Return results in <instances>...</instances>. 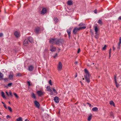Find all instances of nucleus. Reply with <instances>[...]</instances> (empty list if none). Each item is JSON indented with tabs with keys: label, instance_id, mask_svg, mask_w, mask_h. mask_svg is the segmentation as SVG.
<instances>
[{
	"label": "nucleus",
	"instance_id": "6e6d98bb",
	"mask_svg": "<svg viewBox=\"0 0 121 121\" xmlns=\"http://www.w3.org/2000/svg\"><path fill=\"white\" fill-rule=\"evenodd\" d=\"M121 43V42L119 41V43H118V46H120V45Z\"/></svg>",
	"mask_w": 121,
	"mask_h": 121
},
{
	"label": "nucleus",
	"instance_id": "bf43d9fd",
	"mask_svg": "<svg viewBox=\"0 0 121 121\" xmlns=\"http://www.w3.org/2000/svg\"><path fill=\"white\" fill-rule=\"evenodd\" d=\"M117 49L118 50H119L120 49V46H118V47H117Z\"/></svg>",
	"mask_w": 121,
	"mask_h": 121
},
{
	"label": "nucleus",
	"instance_id": "9d476101",
	"mask_svg": "<svg viewBox=\"0 0 121 121\" xmlns=\"http://www.w3.org/2000/svg\"><path fill=\"white\" fill-rule=\"evenodd\" d=\"M29 43V41H28V39H26L23 42L24 45L25 46H28Z\"/></svg>",
	"mask_w": 121,
	"mask_h": 121
},
{
	"label": "nucleus",
	"instance_id": "4d7b16f0",
	"mask_svg": "<svg viewBox=\"0 0 121 121\" xmlns=\"http://www.w3.org/2000/svg\"><path fill=\"white\" fill-rule=\"evenodd\" d=\"M115 48L113 46V50H115Z\"/></svg>",
	"mask_w": 121,
	"mask_h": 121
},
{
	"label": "nucleus",
	"instance_id": "7c9ffc66",
	"mask_svg": "<svg viewBox=\"0 0 121 121\" xmlns=\"http://www.w3.org/2000/svg\"><path fill=\"white\" fill-rule=\"evenodd\" d=\"M46 89L48 91H49L51 90L50 87L49 86H47V87Z\"/></svg>",
	"mask_w": 121,
	"mask_h": 121
},
{
	"label": "nucleus",
	"instance_id": "c85d7f7f",
	"mask_svg": "<svg viewBox=\"0 0 121 121\" xmlns=\"http://www.w3.org/2000/svg\"><path fill=\"white\" fill-rule=\"evenodd\" d=\"M12 84H13L12 83H8L7 85V86L6 87H7L8 86H9V87H10L11 86Z\"/></svg>",
	"mask_w": 121,
	"mask_h": 121
},
{
	"label": "nucleus",
	"instance_id": "72a5a7b5",
	"mask_svg": "<svg viewBox=\"0 0 121 121\" xmlns=\"http://www.w3.org/2000/svg\"><path fill=\"white\" fill-rule=\"evenodd\" d=\"M49 91L50 92V95H52L53 94V92L51 89Z\"/></svg>",
	"mask_w": 121,
	"mask_h": 121
},
{
	"label": "nucleus",
	"instance_id": "cd10ccee",
	"mask_svg": "<svg viewBox=\"0 0 121 121\" xmlns=\"http://www.w3.org/2000/svg\"><path fill=\"white\" fill-rule=\"evenodd\" d=\"M84 25H85V24L82 22L79 25V26H82Z\"/></svg>",
	"mask_w": 121,
	"mask_h": 121
},
{
	"label": "nucleus",
	"instance_id": "4468645a",
	"mask_svg": "<svg viewBox=\"0 0 121 121\" xmlns=\"http://www.w3.org/2000/svg\"><path fill=\"white\" fill-rule=\"evenodd\" d=\"M14 35L17 38L20 37V33L17 31H15L14 33Z\"/></svg>",
	"mask_w": 121,
	"mask_h": 121
},
{
	"label": "nucleus",
	"instance_id": "bb28decb",
	"mask_svg": "<svg viewBox=\"0 0 121 121\" xmlns=\"http://www.w3.org/2000/svg\"><path fill=\"white\" fill-rule=\"evenodd\" d=\"M1 95H2V96L3 98H5V95L4 94V92H3V91L1 92Z\"/></svg>",
	"mask_w": 121,
	"mask_h": 121
},
{
	"label": "nucleus",
	"instance_id": "603ef678",
	"mask_svg": "<svg viewBox=\"0 0 121 121\" xmlns=\"http://www.w3.org/2000/svg\"><path fill=\"white\" fill-rule=\"evenodd\" d=\"M87 104L89 105V106L90 107H91V104L89 103H87Z\"/></svg>",
	"mask_w": 121,
	"mask_h": 121
},
{
	"label": "nucleus",
	"instance_id": "dca6fc26",
	"mask_svg": "<svg viewBox=\"0 0 121 121\" xmlns=\"http://www.w3.org/2000/svg\"><path fill=\"white\" fill-rule=\"evenodd\" d=\"M67 32L68 35L69 37L70 38V37L71 29L70 28L69 29L67 30Z\"/></svg>",
	"mask_w": 121,
	"mask_h": 121
},
{
	"label": "nucleus",
	"instance_id": "69168bd1",
	"mask_svg": "<svg viewBox=\"0 0 121 121\" xmlns=\"http://www.w3.org/2000/svg\"><path fill=\"white\" fill-rule=\"evenodd\" d=\"M25 121H29L27 120V119H26L25 120Z\"/></svg>",
	"mask_w": 121,
	"mask_h": 121
},
{
	"label": "nucleus",
	"instance_id": "58836bf2",
	"mask_svg": "<svg viewBox=\"0 0 121 121\" xmlns=\"http://www.w3.org/2000/svg\"><path fill=\"white\" fill-rule=\"evenodd\" d=\"M57 53H56L55 54V55L53 56V57L54 58H55L57 57Z\"/></svg>",
	"mask_w": 121,
	"mask_h": 121
},
{
	"label": "nucleus",
	"instance_id": "a211bd4d",
	"mask_svg": "<svg viewBox=\"0 0 121 121\" xmlns=\"http://www.w3.org/2000/svg\"><path fill=\"white\" fill-rule=\"evenodd\" d=\"M28 39L29 42H30L31 43H32L33 42V39L32 37H28V39Z\"/></svg>",
	"mask_w": 121,
	"mask_h": 121
},
{
	"label": "nucleus",
	"instance_id": "de8ad7c7",
	"mask_svg": "<svg viewBox=\"0 0 121 121\" xmlns=\"http://www.w3.org/2000/svg\"><path fill=\"white\" fill-rule=\"evenodd\" d=\"M80 48H79V49H78V52H77L78 53H79V52H80Z\"/></svg>",
	"mask_w": 121,
	"mask_h": 121
},
{
	"label": "nucleus",
	"instance_id": "ea45409f",
	"mask_svg": "<svg viewBox=\"0 0 121 121\" xmlns=\"http://www.w3.org/2000/svg\"><path fill=\"white\" fill-rule=\"evenodd\" d=\"M27 83L29 86H30L31 85L30 81H28L27 82Z\"/></svg>",
	"mask_w": 121,
	"mask_h": 121
},
{
	"label": "nucleus",
	"instance_id": "39448f33",
	"mask_svg": "<svg viewBox=\"0 0 121 121\" xmlns=\"http://www.w3.org/2000/svg\"><path fill=\"white\" fill-rule=\"evenodd\" d=\"M35 32L37 34H38L41 33V29L39 27H36L35 29Z\"/></svg>",
	"mask_w": 121,
	"mask_h": 121
},
{
	"label": "nucleus",
	"instance_id": "680f3d73",
	"mask_svg": "<svg viewBox=\"0 0 121 121\" xmlns=\"http://www.w3.org/2000/svg\"><path fill=\"white\" fill-rule=\"evenodd\" d=\"M44 55H43V57H44V58L45 57H46V56L45 55V54H44Z\"/></svg>",
	"mask_w": 121,
	"mask_h": 121
},
{
	"label": "nucleus",
	"instance_id": "5fc2aeb1",
	"mask_svg": "<svg viewBox=\"0 0 121 121\" xmlns=\"http://www.w3.org/2000/svg\"><path fill=\"white\" fill-rule=\"evenodd\" d=\"M118 20H121V16H120L118 18Z\"/></svg>",
	"mask_w": 121,
	"mask_h": 121
},
{
	"label": "nucleus",
	"instance_id": "f257e3e1",
	"mask_svg": "<svg viewBox=\"0 0 121 121\" xmlns=\"http://www.w3.org/2000/svg\"><path fill=\"white\" fill-rule=\"evenodd\" d=\"M84 71L86 73V74L84 76L85 79L87 83H89L90 82V74L87 69H85Z\"/></svg>",
	"mask_w": 121,
	"mask_h": 121
},
{
	"label": "nucleus",
	"instance_id": "f03ea898",
	"mask_svg": "<svg viewBox=\"0 0 121 121\" xmlns=\"http://www.w3.org/2000/svg\"><path fill=\"white\" fill-rule=\"evenodd\" d=\"M63 41V39H56L55 44L57 45H59L60 44H62Z\"/></svg>",
	"mask_w": 121,
	"mask_h": 121
},
{
	"label": "nucleus",
	"instance_id": "a878e982",
	"mask_svg": "<svg viewBox=\"0 0 121 121\" xmlns=\"http://www.w3.org/2000/svg\"><path fill=\"white\" fill-rule=\"evenodd\" d=\"M109 104L111 105H113L114 106H114V104L113 102L112 101L110 102Z\"/></svg>",
	"mask_w": 121,
	"mask_h": 121
},
{
	"label": "nucleus",
	"instance_id": "e2e57ef3",
	"mask_svg": "<svg viewBox=\"0 0 121 121\" xmlns=\"http://www.w3.org/2000/svg\"><path fill=\"white\" fill-rule=\"evenodd\" d=\"M1 103L3 104H4H4H5L3 102H1Z\"/></svg>",
	"mask_w": 121,
	"mask_h": 121
},
{
	"label": "nucleus",
	"instance_id": "13d9d810",
	"mask_svg": "<svg viewBox=\"0 0 121 121\" xmlns=\"http://www.w3.org/2000/svg\"><path fill=\"white\" fill-rule=\"evenodd\" d=\"M6 94H7V95L8 96H9V94H8V92L7 91H6Z\"/></svg>",
	"mask_w": 121,
	"mask_h": 121
},
{
	"label": "nucleus",
	"instance_id": "6e6552de",
	"mask_svg": "<svg viewBox=\"0 0 121 121\" xmlns=\"http://www.w3.org/2000/svg\"><path fill=\"white\" fill-rule=\"evenodd\" d=\"M13 72H10L9 76V78L11 80H12L13 79Z\"/></svg>",
	"mask_w": 121,
	"mask_h": 121
},
{
	"label": "nucleus",
	"instance_id": "f8f14e48",
	"mask_svg": "<svg viewBox=\"0 0 121 121\" xmlns=\"http://www.w3.org/2000/svg\"><path fill=\"white\" fill-rule=\"evenodd\" d=\"M34 69V66L32 65H30L28 67V70L30 71H32Z\"/></svg>",
	"mask_w": 121,
	"mask_h": 121
},
{
	"label": "nucleus",
	"instance_id": "3c124183",
	"mask_svg": "<svg viewBox=\"0 0 121 121\" xmlns=\"http://www.w3.org/2000/svg\"><path fill=\"white\" fill-rule=\"evenodd\" d=\"M111 49H109V54H111Z\"/></svg>",
	"mask_w": 121,
	"mask_h": 121
},
{
	"label": "nucleus",
	"instance_id": "a19ab883",
	"mask_svg": "<svg viewBox=\"0 0 121 121\" xmlns=\"http://www.w3.org/2000/svg\"><path fill=\"white\" fill-rule=\"evenodd\" d=\"M49 83L51 86L52 85V84L51 82V80H50L49 81Z\"/></svg>",
	"mask_w": 121,
	"mask_h": 121
},
{
	"label": "nucleus",
	"instance_id": "864d4df0",
	"mask_svg": "<svg viewBox=\"0 0 121 121\" xmlns=\"http://www.w3.org/2000/svg\"><path fill=\"white\" fill-rule=\"evenodd\" d=\"M110 115L111 116H113V114L112 112H111L110 113Z\"/></svg>",
	"mask_w": 121,
	"mask_h": 121
},
{
	"label": "nucleus",
	"instance_id": "338daca9",
	"mask_svg": "<svg viewBox=\"0 0 121 121\" xmlns=\"http://www.w3.org/2000/svg\"><path fill=\"white\" fill-rule=\"evenodd\" d=\"M60 50V49L59 48H58V51H59Z\"/></svg>",
	"mask_w": 121,
	"mask_h": 121
},
{
	"label": "nucleus",
	"instance_id": "20e7f679",
	"mask_svg": "<svg viewBox=\"0 0 121 121\" xmlns=\"http://www.w3.org/2000/svg\"><path fill=\"white\" fill-rule=\"evenodd\" d=\"M56 38H51L50 39L49 42L51 43L52 45L56 43Z\"/></svg>",
	"mask_w": 121,
	"mask_h": 121
},
{
	"label": "nucleus",
	"instance_id": "ddd939ff",
	"mask_svg": "<svg viewBox=\"0 0 121 121\" xmlns=\"http://www.w3.org/2000/svg\"><path fill=\"white\" fill-rule=\"evenodd\" d=\"M34 103L36 107L37 108H39L40 107V104L36 100L35 101Z\"/></svg>",
	"mask_w": 121,
	"mask_h": 121
},
{
	"label": "nucleus",
	"instance_id": "c756f323",
	"mask_svg": "<svg viewBox=\"0 0 121 121\" xmlns=\"http://www.w3.org/2000/svg\"><path fill=\"white\" fill-rule=\"evenodd\" d=\"M91 118V116H89L88 117V120L90 121Z\"/></svg>",
	"mask_w": 121,
	"mask_h": 121
},
{
	"label": "nucleus",
	"instance_id": "052dcab7",
	"mask_svg": "<svg viewBox=\"0 0 121 121\" xmlns=\"http://www.w3.org/2000/svg\"><path fill=\"white\" fill-rule=\"evenodd\" d=\"M98 36L97 35H96L95 36V37L96 38H98Z\"/></svg>",
	"mask_w": 121,
	"mask_h": 121
},
{
	"label": "nucleus",
	"instance_id": "37998d69",
	"mask_svg": "<svg viewBox=\"0 0 121 121\" xmlns=\"http://www.w3.org/2000/svg\"><path fill=\"white\" fill-rule=\"evenodd\" d=\"M9 94H10V95L11 96H13V95L12 94L10 91H9Z\"/></svg>",
	"mask_w": 121,
	"mask_h": 121
},
{
	"label": "nucleus",
	"instance_id": "b1692460",
	"mask_svg": "<svg viewBox=\"0 0 121 121\" xmlns=\"http://www.w3.org/2000/svg\"><path fill=\"white\" fill-rule=\"evenodd\" d=\"M17 121H22V118L21 117H19L17 119Z\"/></svg>",
	"mask_w": 121,
	"mask_h": 121
},
{
	"label": "nucleus",
	"instance_id": "7ed1b4c3",
	"mask_svg": "<svg viewBox=\"0 0 121 121\" xmlns=\"http://www.w3.org/2000/svg\"><path fill=\"white\" fill-rule=\"evenodd\" d=\"M36 93L39 96H43L45 94V92L42 91L41 90H39L37 91Z\"/></svg>",
	"mask_w": 121,
	"mask_h": 121
},
{
	"label": "nucleus",
	"instance_id": "1a4fd4ad",
	"mask_svg": "<svg viewBox=\"0 0 121 121\" xmlns=\"http://www.w3.org/2000/svg\"><path fill=\"white\" fill-rule=\"evenodd\" d=\"M47 9L46 8H43L41 12V14H44L47 13Z\"/></svg>",
	"mask_w": 121,
	"mask_h": 121
},
{
	"label": "nucleus",
	"instance_id": "a18cd8bd",
	"mask_svg": "<svg viewBox=\"0 0 121 121\" xmlns=\"http://www.w3.org/2000/svg\"><path fill=\"white\" fill-rule=\"evenodd\" d=\"M6 118L7 119H8L9 118H10V116L9 115H8L6 116Z\"/></svg>",
	"mask_w": 121,
	"mask_h": 121
},
{
	"label": "nucleus",
	"instance_id": "6ab92c4d",
	"mask_svg": "<svg viewBox=\"0 0 121 121\" xmlns=\"http://www.w3.org/2000/svg\"><path fill=\"white\" fill-rule=\"evenodd\" d=\"M67 4L69 5H71L73 4V2L71 0H69L67 2Z\"/></svg>",
	"mask_w": 121,
	"mask_h": 121
},
{
	"label": "nucleus",
	"instance_id": "5701e85b",
	"mask_svg": "<svg viewBox=\"0 0 121 121\" xmlns=\"http://www.w3.org/2000/svg\"><path fill=\"white\" fill-rule=\"evenodd\" d=\"M32 97V98H34L35 99H36V97L35 94L34 93H32L31 94Z\"/></svg>",
	"mask_w": 121,
	"mask_h": 121
},
{
	"label": "nucleus",
	"instance_id": "f704fd0d",
	"mask_svg": "<svg viewBox=\"0 0 121 121\" xmlns=\"http://www.w3.org/2000/svg\"><path fill=\"white\" fill-rule=\"evenodd\" d=\"M13 94L17 98H18V96L16 93H13Z\"/></svg>",
	"mask_w": 121,
	"mask_h": 121
},
{
	"label": "nucleus",
	"instance_id": "aec40b11",
	"mask_svg": "<svg viewBox=\"0 0 121 121\" xmlns=\"http://www.w3.org/2000/svg\"><path fill=\"white\" fill-rule=\"evenodd\" d=\"M4 75L1 72H0V80L3 79Z\"/></svg>",
	"mask_w": 121,
	"mask_h": 121
},
{
	"label": "nucleus",
	"instance_id": "4c0bfd02",
	"mask_svg": "<svg viewBox=\"0 0 121 121\" xmlns=\"http://www.w3.org/2000/svg\"><path fill=\"white\" fill-rule=\"evenodd\" d=\"M3 79L4 80L5 82L6 81H8V78H6L4 79L3 78Z\"/></svg>",
	"mask_w": 121,
	"mask_h": 121
},
{
	"label": "nucleus",
	"instance_id": "09e8293b",
	"mask_svg": "<svg viewBox=\"0 0 121 121\" xmlns=\"http://www.w3.org/2000/svg\"><path fill=\"white\" fill-rule=\"evenodd\" d=\"M94 13H96L97 12V10L96 9H95L94 11Z\"/></svg>",
	"mask_w": 121,
	"mask_h": 121
},
{
	"label": "nucleus",
	"instance_id": "f3484780",
	"mask_svg": "<svg viewBox=\"0 0 121 121\" xmlns=\"http://www.w3.org/2000/svg\"><path fill=\"white\" fill-rule=\"evenodd\" d=\"M97 25V24H95V25L94 26L95 29V34L96 35L97 34L98 30V28L96 26Z\"/></svg>",
	"mask_w": 121,
	"mask_h": 121
},
{
	"label": "nucleus",
	"instance_id": "2f4dec72",
	"mask_svg": "<svg viewBox=\"0 0 121 121\" xmlns=\"http://www.w3.org/2000/svg\"><path fill=\"white\" fill-rule=\"evenodd\" d=\"M80 30L81 29H85L86 28V27L85 26H83L81 27H79Z\"/></svg>",
	"mask_w": 121,
	"mask_h": 121
},
{
	"label": "nucleus",
	"instance_id": "412c9836",
	"mask_svg": "<svg viewBox=\"0 0 121 121\" xmlns=\"http://www.w3.org/2000/svg\"><path fill=\"white\" fill-rule=\"evenodd\" d=\"M114 80L115 81L116 86L117 87H118L119 86V85L117 84V82L116 81V76H115L114 77Z\"/></svg>",
	"mask_w": 121,
	"mask_h": 121
},
{
	"label": "nucleus",
	"instance_id": "9b49d317",
	"mask_svg": "<svg viewBox=\"0 0 121 121\" xmlns=\"http://www.w3.org/2000/svg\"><path fill=\"white\" fill-rule=\"evenodd\" d=\"M62 69V65L61 63L59 62L58 65V69L59 70H61Z\"/></svg>",
	"mask_w": 121,
	"mask_h": 121
},
{
	"label": "nucleus",
	"instance_id": "49530a36",
	"mask_svg": "<svg viewBox=\"0 0 121 121\" xmlns=\"http://www.w3.org/2000/svg\"><path fill=\"white\" fill-rule=\"evenodd\" d=\"M21 76V74L20 73H19L17 74V76Z\"/></svg>",
	"mask_w": 121,
	"mask_h": 121
},
{
	"label": "nucleus",
	"instance_id": "c03bdc74",
	"mask_svg": "<svg viewBox=\"0 0 121 121\" xmlns=\"http://www.w3.org/2000/svg\"><path fill=\"white\" fill-rule=\"evenodd\" d=\"M4 106L5 109H7V107L5 104H4Z\"/></svg>",
	"mask_w": 121,
	"mask_h": 121
},
{
	"label": "nucleus",
	"instance_id": "2eb2a0df",
	"mask_svg": "<svg viewBox=\"0 0 121 121\" xmlns=\"http://www.w3.org/2000/svg\"><path fill=\"white\" fill-rule=\"evenodd\" d=\"M59 99L58 97L56 96L54 98V100L56 103H58L59 102Z\"/></svg>",
	"mask_w": 121,
	"mask_h": 121
},
{
	"label": "nucleus",
	"instance_id": "0eeeda50",
	"mask_svg": "<svg viewBox=\"0 0 121 121\" xmlns=\"http://www.w3.org/2000/svg\"><path fill=\"white\" fill-rule=\"evenodd\" d=\"M56 48L53 46V45L51 44L50 45V50L52 52H54L56 51Z\"/></svg>",
	"mask_w": 121,
	"mask_h": 121
},
{
	"label": "nucleus",
	"instance_id": "79ce46f5",
	"mask_svg": "<svg viewBox=\"0 0 121 121\" xmlns=\"http://www.w3.org/2000/svg\"><path fill=\"white\" fill-rule=\"evenodd\" d=\"M106 45H104V46L103 48V50H105L106 48Z\"/></svg>",
	"mask_w": 121,
	"mask_h": 121
},
{
	"label": "nucleus",
	"instance_id": "393cba45",
	"mask_svg": "<svg viewBox=\"0 0 121 121\" xmlns=\"http://www.w3.org/2000/svg\"><path fill=\"white\" fill-rule=\"evenodd\" d=\"M54 22H57L58 21V19L57 17H55L54 19Z\"/></svg>",
	"mask_w": 121,
	"mask_h": 121
},
{
	"label": "nucleus",
	"instance_id": "c9c22d12",
	"mask_svg": "<svg viewBox=\"0 0 121 121\" xmlns=\"http://www.w3.org/2000/svg\"><path fill=\"white\" fill-rule=\"evenodd\" d=\"M98 23L99 24H101L102 23V21L100 20H99L98 21Z\"/></svg>",
	"mask_w": 121,
	"mask_h": 121
},
{
	"label": "nucleus",
	"instance_id": "0e129e2a",
	"mask_svg": "<svg viewBox=\"0 0 121 121\" xmlns=\"http://www.w3.org/2000/svg\"><path fill=\"white\" fill-rule=\"evenodd\" d=\"M78 63V62H77V61H76V62H75V63L76 64H77Z\"/></svg>",
	"mask_w": 121,
	"mask_h": 121
},
{
	"label": "nucleus",
	"instance_id": "473e14b6",
	"mask_svg": "<svg viewBox=\"0 0 121 121\" xmlns=\"http://www.w3.org/2000/svg\"><path fill=\"white\" fill-rule=\"evenodd\" d=\"M8 109L10 111V112H12V110L10 107V106L8 107Z\"/></svg>",
	"mask_w": 121,
	"mask_h": 121
},
{
	"label": "nucleus",
	"instance_id": "774afa93",
	"mask_svg": "<svg viewBox=\"0 0 121 121\" xmlns=\"http://www.w3.org/2000/svg\"><path fill=\"white\" fill-rule=\"evenodd\" d=\"M119 39L121 40V37H120Z\"/></svg>",
	"mask_w": 121,
	"mask_h": 121
},
{
	"label": "nucleus",
	"instance_id": "4be33fe9",
	"mask_svg": "<svg viewBox=\"0 0 121 121\" xmlns=\"http://www.w3.org/2000/svg\"><path fill=\"white\" fill-rule=\"evenodd\" d=\"M98 108L96 107H94L92 109V110L93 111L96 112L98 111Z\"/></svg>",
	"mask_w": 121,
	"mask_h": 121
},
{
	"label": "nucleus",
	"instance_id": "423d86ee",
	"mask_svg": "<svg viewBox=\"0 0 121 121\" xmlns=\"http://www.w3.org/2000/svg\"><path fill=\"white\" fill-rule=\"evenodd\" d=\"M80 30V29L79 27L78 28L77 27H75L73 29V32L74 34H76L77 31H79Z\"/></svg>",
	"mask_w": 121,
	"mask_h": 121
},
{
	"label": "nucleus",
	"instance_id": "8fccbe9b",
	"mask_svg": "<svg viewBox=\"0 0 121 121\" xmlns=\"http://www.w3.org/2000/svg\"><path fill=\"white\" fill-rule=\"evenodd\" d=\"M3 34L2 33H0V37H2L3 36Z\"/></svg>",
	"mask_w": 121,
	"mask_h": 121
},
{
	"label": "nucleus",
	"instance_id": "e433bc0d",
	"mask_svg": "<svg viewBox=\"0 0 121 121\" xmlns=\"http://www.w3.org/2000/svg\"><path fill=\"white\" fill-rule=\"evenodd\" d=\"M52 89L54 93H56V94L57 93V92L56 90L54 88H53Z\"/></svg>",
	"mask_w": 121,
	"mask_h": 121
}]
</instances>
